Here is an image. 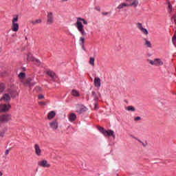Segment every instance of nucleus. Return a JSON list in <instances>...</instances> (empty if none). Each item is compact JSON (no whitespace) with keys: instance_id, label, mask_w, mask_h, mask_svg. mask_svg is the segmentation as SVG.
I'll list each match as a JSON object with an SVG mask.
<instances>
[{"instance_id":"nucleus-41","label":"nucleus","mask_w":176,"mask_h":176,"mask_svg":"<svg viewBox=\"0 0 176 176\" xmlns=\"http://www.w3.org/2000/svg\"><path fill=\"white\" fill-rule=\"evenodd\" d=\"M81 46L82 47V50H85V44H81Z\"/></svg>"},{"instance_id":"nucleus-44","label":"nucleus","mask_w":176,"mask_h":176,"mask_svg":"<svg viewBox=\"0 0 176 176\" xmlns=\"http://www.w3.org/2000/svg\"><path fill=\"white\" fill-rule=\"evenodd\" d=\"M126 2H129V1H131V0H125Z\"/></svg>"},{"instance_id":"nucleus-7","label":"nucleus","mask_w":176,"mask_h":176,"mask_svg":"<svg viewBox=\"0 0 176 176\" xmlns=\"http://www.w3.org/2000/svg\"><path fill=\"white\" fill-rule=\"evenodd\" d=\"M10 104H0V112H6V111H9L10 109Z\"/></svg>"},{"instance_id":"nucleus-31","label":"nucleus","mask_w":176,"mask_h":176,"mask_svg":"<svg viewBox=\"0 0 176 176\" xmlns=\"http://www.w3.org/2000/svg\"><path fill=\"white\" fill-rule=\"evenodd\" d=\"M5 90V85L3 83L0 84V93H2Z\"/></svg>"},{"instance_id":"nucleus-45","label":"nucleus","mask_w":176,"mask_h":176,"mask_svg":"<svg viewBox=\"0 0 176 176\" xmlns=\"http://www.w3.org/2000/svg\"><path fill=\"white\" fill-rule=\"evenodd\" d=\"M63 1H64L65 2H67V1H68V0H63Z\"/></svg>"},{"instance_id":"nucleus-22","label":"nucleus","mask_w":176,"mask_h":176,"mask_svg":"<svg viewBox=\"0 0 176 176\" xmlns=\"http://www.w3.org/2000/svg\"><path fill=\"white\" fill-rule=\"evenodd\" d=\"M72 95H73L74 97H79V96H80L79 91H78L76 89H73L72 91Z\"/></svg>"},{"instance_id":"nucleus-4","label":"nucleus","mask_w":176,"mask_h":176,"mask_svg":"<svg viewBox=\"0 0 176 176\" xmlns=\"http://www.w3.org/2000/svg\"><path fill=\"white\" fill-rule=\"evenodd\" d=\"M136 27L137 28H138V30H140V32H142L143 35H145L146 36H148V35H149V32H148V30L145 29V28L142 26V23H136Z\"/></svg>"},{"instance_id":"nucleus-19","label":"nucleus","mask_w":176,"mask_h":176,"mask_svg":"<svg viewBox=\"0 0 176 176\" xmlns=\"http://www.w3.org/2000/svg\"><path fill=\"white\" fill-rule=\"evenodd\" d=\"M54 116H56V112H54V111H52L48 113L47 118L49 119V120H52V119H53Z\"/></svg>"},{"instance_id":"nucleus-40","label":"nucleus","mask_w":176,"mask_h":176,"mask_svg":"<svg viewBox=\"0 0 176 176\" xmlns=\"http://www.w3.org/2000/svg\"><path fill=\"white\" fill-rule=\"evenodd\" d=\"M38 104L39 105H45V102H39Z\"/></svg>"},{"instance_id":"nucleus-27","label":"nucleus","mask_w":176,"mask_h":176,"mask_svg":"<svg viewBox=\"0 0 176 176\" xmlns=\"http://www.w3.org/2000/svg\"><path fill=\"white\" fill-rule=\"evenodd\" d=\"M19 94L16 91H12L10 92V96L12 97V98H14V97H17Z\"/></svg>"},{"instance_id":"nucleus-32","label":"nucleus","mask_w":176,"mask_h":176,"mask_svg":"<svg viewBox=\"0 0 176 176\" xmlns=\"http://www.w3.org/2000/svg\"><path fill=\"white\" fill-rule=\"evenodd\" d=\"M168 12L169 13H171V9H173V6L171 5V3H170V2L168 3Z\"/></svg>"},{"instance_id":"nucleus-29","label":"nucleus","mask_w":176,"mask_h":176,"mask_svg":"<svg viewBox=\"0 0 176 176\" xmlns=\"http://www.w3.org/2000/svg\"><path fill=\"white\" fill-rule=\"evenodd\" d=\"M91 94L94 100H95V101H97V100H98V97H97V94H96V92L92 91Z\"/></svg>"},{"instance_id":"nucleus-39","label":"nucleus","mask_w":176,"mask_h":176,"mask_svg":"<svg viewBox=\"0 0 176 176\" xmlns=\"http://www.w3.org/2000/svg\"><path fill=\"white\" fill-rule=\"evenodd\" d=\"M102 16H108V14H109V12H102Z\"/></svg>"},{"instance_id":"nucleus-28","label":"nucleus","mask_w":176,"mask_h":176,"mask_svg":"<svg viewBox=\"0 0 176 176\" xmlns=\"http://www.w3.org/2000/svg\"><path fill=\"white\" fill-rule=\"evenodd\" d=\"M94 61H96V59H94V58H93V57H90V58H89V64L92 67H94Z\"/></svg>"},{"instance_id":"nucleus-43","label":"nucleus","mask_w":176,"mask_h":176,"mask_svg":"<svg viewBox=\"0 0 176 176\" xmlns=\"http://www.w3.org/2000/svg\"><path fill=\"white\" fill-rule=\"evenodd\" d=\"M3 175V174L2 173V172H0V176Z\"/></svg>"},{"instance_id":"nucleus-25","label":"nucleus","mask_w":176,"mask_h":176,"mask_svg":"<svg viewBox=\"0 0 176 176\" xmlns=\"http://www.w3.org/2000/svg\"><path fill=\"white\" fill-rule=\"evenodd\" d=\"M133 138H134L135 140H137L140 144H142V145L145 148V146H146V145H148V143L145 142L144 143V142L141 141L140 140H139L138 138L133 136Z\"/></svg>"},{"instance_id":"nucleus-24","label":"nucleus","mask_w":176,"mask_h":176,"mask_svg":"<svg viewBox=\"0 0 176 176\" xmlns=\"http://www.w3.org/2000/svg\"><path fill=\"white\" fill-rule=\"evenodd\" d=\"M28 61H35V58L30 53L28 54Z\"/></svg>"},{"instance_id":"nucleus-18","label":"nucleus","mask_w":176,"mask_h":176,"mask_svg":"<svg viewBox=\"0 0 176 176\" xmlns=\"http://www.w3.org/2000/svg\"><path fill=\"white\" fill-rule=\"evenodd\" d=\"M144 45L146 46V47H152V44L151 43V41H148L146 38H144Z\"/></svg>"},{"instance_id":"nucleus-35","label":"nucleus","mask_w":176,"mask_h":176,"mask_svg":"<svg viewBox=\"0 0 176 176\" xmlns=\"http://www.w3.org/2000/svg\"><path fill=\"white\" fill-rule=\"evenodd\" d=\"M80 42H81L80 45H85V38L80 37Z\"/></svg>"},{"instance_id":"nucleus-13","label":"nucleus","mask_w":176,"mask_h":176,"mask_svg":"<svg viewBox=\"0 0 176 176\" xmlns=\"http://www.w3.org/2000/svg\"><path fill=\"white\" fill-rule=\"evenodd\" d=\"M32 81V78H28L24 83L25 86H34L35 85V82Z\"/></svg>"},{"instance_id":"nucleus-8","label":"nucleus","mask_w":176,"mask_h":176,"mask_svg":"<svg viewBox=\"0 0 176 176\" xmlns=\"http://www.w3.org/2000/svg\"><path fill=\"white\" fill-rule=\"evenodd\" d=\"M50 127L54 131L57 130V129H58V122H57V120H54L50 122Z\"/></svg>"},{"instance_id":"nucleus-34","label":"nucleus","mask_w":176,"mask_h":176,"mask_svg":"<svg viewBox=\"0 0 176 176\" xmlns=\"http://www.w3.org/2000/svg\"><path fill=\"white\" fill-rule=\"evenodd\" d=\"M147 62L148 63V64H151V65H153L155 64V60L151 59H147Z\"/></svg>"},{"instance_id":"nucleus-17","label":"nucleus","mask_w":176,"mask_h":176,"mask_svg":"<svg viewBox=\"0 0 176 176\" xmlns=\"http://www.w3.org/2000/svg\"><path fill=\"white\" fill-rule=\"evenodd\" d=\"M69 122H75L76 120V115L74 113H72L69 116Z\"/></svg>"},{"instance_id":"nucleus-5","label":"nucleus","mask_w":176,"mask_h":176,"mask_svg":"<svg viewBox=\"0 0 176 176\" xmlns=\"http://www.w3.org/2000/svg\"><path fill=\"white\" fill-rule=\"evenodd\" d=\"M54 23V16H53V12H49L47 14V24L52 25Z\"/></svg>"},{"instance_id":"nucleus-46","label":"nucleus","mask_w":176,"mask_h":176,"mask_svg":"<svg viewBox=\"0 0 176 176\" xmlns=\"http://www.w3.org/2000/svg\"><path fill=\"white\" fill-rule=\"evenodd\" d=\"M95 108H97V104L95 105Z\"/></svg>"},{"instance_id":"nucleus-20","label":"nucleus","mask_w":176,"mask_h":176,"mask_svg":"<svg viewBox=\"0 0 176 176\" xmlns=\"http://www.w3.org/2000/svg\"><path fill=\"white\" fill-rule=\"evenodd\" d=\"M139 3L140 2L138 1V0H133L131 3H129V6H133V8H137Z\"/></svg>"},{"instance_id":"nucleus-15","label":"nucleus","mask_w":176,"mask_h":176,"mask_svg":"<svg viewBox=\"0 0 176 176\" xmlns=\"http://www.w3.org/2000/svg\"><path fill=\"white\" fill-rule=\"evenodd\" d=\"M163 65V61L160 58H155V67H161Z\"/></svg>"},{"instance_id":"nucleus-37","label":"nucleus","mask_w":176,"mask_h":176,"mask_svg":"<svg viewBox=\"0 0 176 176\" xmlns=\"http://www.w3.org/2000/svg\"><path fill=\"white\" fill-rule=\"evenodd\" d=\"M4 135H5V132L0 131V137H1V138H3Z\"/></svg>"},{"instance_id":"nucleus-10","label":"nucleus","mask_w":176,"mask_h":176,"mask_svg":"<svg viewBox=\"0 0 176 176\" xmlns=\"http://www.w3.org/2000/svg\"><path fill=\"white\" fill-rule=\"evenodd\" d=\"M34 151L37 156H41V155L42 154V150L41 149V147L38 144H34Z\"/></svg>"},{"instance_id":"nucleus-16","label":"nucleus","mask_w":176,"mask_h":176,"mask_svg":"<svg viewBox=\"0 0 176 176\" xmlns=\"http://www.w3.org/2000/svg\"><path fill=\"white\" fill-rule=\"evenodd\" d=\"M130 5L127 3H122L121 4H120L117 8H118L119 10L120 9H124V8H129Z\"/></svg>"},{"instance_id":"nucleus-2","label":"nucleus","mask_w":176,"mask_h":176,"mask_svg":"<svg viewBox=\"0 0 176 176\" xmlns=\"http://www.w3.org/2000/svg\"><path fill=\"white\" fill-rule=\"evenodd\" d=\"M19 15H14L12 20V31L17 32L19 31Z\"/></svg>"},{"instance_id":"nucleus-36","label":"nucleus","mask_w":176,"mask_h":176,"mask_svg":"<svg viewBox=\"0 0 176 176\" xmlns=\"http://www.w3.org/2000/svg\"><path fill=\"white\" fill-rule=\"evenodd\" d=\"M134 120H135V122H138V121L141 120V117H140V116L135 117L134 118Z\"/></svg>"},{"instance_id":"nucleus-33","label":"nucleus","mask_w":176,"mask_h":176,"mask_svg":"<svg viewBox=\"0 0 176 176\" xmlns=\"http://www.w3.org/2000/svg\"><path fill=\"white\" fill-rule=\"evenodd\" d=\"M34 62L35 63V64H36V65H41V60H39L38 59H35V58H34Z\"/></svg>"},{"instance_id":"nucleus-21","label":"nucleus","mask_w":176,"mask_h":176,"mask_svg":"<svg viewBox=\"0 0 176 176\" xmlns=\"http://www.w3.org/2000/svg\"><path fill=\"white\" fill-rule=\"evenodd\" d=\"M1 100H3L6 102H8V101H10V96H9L8 94H6L3 95Z\"/></svg>"},{"instance_id":"nucleus-3","label":"nucleus","mask_w":176,"mask_h":176,"mask_svg":"<svg viewBox=\"0 0 176 176\" xmlns=\"http://www.w3.org/2000/svg\"><path fill=\"white\" fill-rule=\"evenodd\" d=\"M98 130L102 133V134L104 135L105 137H113V138H116L115 132L112 130L107 131L101 126L98 128Z\"/></svg>"},{"instance_id":"nucleus-23","label":"nucleus","mask_w":176,"mask_h":176,"mask_svg":"<svg viewBox=\"0 0 176 176\" xmlns=\"http://www.w3.org/2000/svg\"><path fill=\"white\" fill-rule=\"evenodd\" d=\"M42 23V19H36L32 21V25H36V24H41Z\"/></svg>"},{"instance_id":"nucleus-14","label":"nucleus","mask_w":176,"mask_h":176,"mask_svg":"<svg viewBox=\"0 0 176 176\" xmlns=\"http://www.w3.org/2000/svg\"><path fill=\"white\" fill-rule=\"evenodd\" d=\"M94 85L96 86V87H100L101 86V79H100V78L98 77H96L94 78Z\"/></svg>"},{"instance_id":"nucleus-1","label":"nucleus","mask_w":176,"mask_h":176,"mask_svg":"<svg viewBox=\"0 0 176 176\" xmlns=\"http://www.w3.org/2000/svg\"><path fill=\"white\" fill-rule=\"evenodd\" d=\"M83 24L85 25H87V21H85L83 18L78 17L76 23V27L82 36H86V31H85Z\"/></svg>"},{"instance_id":"nucleus-12","label":"nucleus","mask_w":176,"mask_h":176,"mask_svg":"<svg viewBox=\"0 0 176 176\" xmlns=\"http://www.w3.org/2000/svg\"><path fill=\"white\" fill-rule=\"evenodd\" d=\"M9 120V116H0V123H6Z\"/></svg>"},{"instance_id":"nucleus-38","label":"nucleus","mask_w":176,"mask_h":176,"mask_svg":"<svg viewBox=\"0 0 176 176\" xmlns=\"http://www.w3.org/2000/svg\"><path fill=\"white\" fill-rule=\"evenodd\" d=\"M45 98V96L43 95H39L38 96V99L39 100H42V98Z\"/></svg>"},{"instance_id":"nucleus-9","label":"nucleus","mask_w":176,"mask_h":176,"mask_svg":"<svg viewBox=\"0 0 176 176\" xmlns=\"http://www.w3.org/2000/svg\"><path fill=\"white\" fill-rule=\"evenodd\" d=\"M38 166H40V167H44V168H49L50 167V164L49 163H47V161L46 160H43L40 161L38 163Z\"/></svg>"},{"instance_id":"nucleus-11","label":"nucleus","mask_w":176,"mask_h":176,"mask_svg":"<svg viewBox=\"0 0 176 176\" xmlns=\"http://www.w3.org/2000/svg\"><path fill=\"white\" fill-rule=\"evenodd\" d=\"M46 74L48 76H50L51 78L52 79V80H56V78H57V76H56V73H54L53 71L52 70H47L46 72Z\"/></svg>"},{"instance_id":"nucleus-6","label":"nucleus","mask_w":176,"mask_h":176,"mask_svg":"<svg viewBox=\"0 0 176 176\" xmlns=\"http://www.w3.org/2000/svg\"><path fill=\"white\" fill-rule=\"evenodd\" d=\"M87 111V107L83 106L82 104H78L76 106V112L80 115L83 113V112H86Z\"/></svg>"},{"instance_id":"nucleus-30","label":"nucleus","mask_w":176,"mask_h":176,"mask_svg":"<svg viewBox=\"0 0 176 176\" xmlns=\"http://www.w3.org/2000/svg\"><path fill=\"white\" fill-rule=\"evenodd\" d=\"M19 79H24V78H25V73L21 72L19 74Z\"/></svg>"},{"instance_id":"nucleus-42","label":"nucleus","mask_w":176,"mask_h":176,"mask_svg":"<svg viewBox=\"0 0 176 176\" xmlns=\"http://www.w3.org/2000/svg\"><path fill=\"white\" fill-rule=\"evenodd\" d=\"M6 155H9V150H6Z\"/></svg>"},{"instance_id":"nucleus-26","label":"nucleus","mask_w":176,"mask_h":176,"mask_svg":"<svg viewBox=\"0 0 176 176\" xmlns=\"http://www.w3.org/2000/svg\"><path fill=\"white\" fill-rule=\"evenodd\" d=\"M126 111H129L130 112H135V108L133 106H129L126 108Z\"/></svg>"}]
</instances>
